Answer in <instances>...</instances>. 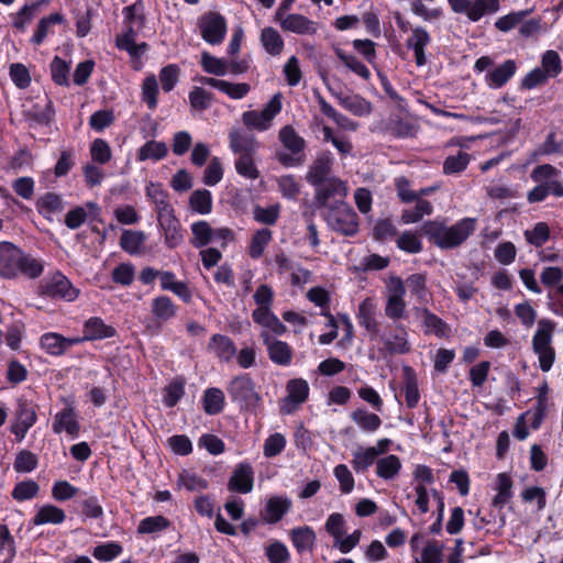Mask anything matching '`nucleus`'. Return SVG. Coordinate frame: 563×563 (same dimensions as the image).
Masks as SVG:
<instances>
[{
  "label": "nucleus",
  "instance_id": "obj_10",
  "mask_svg": "<svg viewBox=\"0 0 563 563\" xmlns=\"http://www.w3.org/2000/svg\"><path fill=\"white\" fill-rule=\"evenodd\" d=\"M201 37L211 45H219L227 34V21L218 12H208L199 19Z\"/></svg>",
  "mask_w": 563,
  "mask_h": 563
},
{
  "label": "nucleus",
  "instance_id": "obj_60",
  "mask_svg": "<svg viewBox=\"0 0 563 563\" xmlns=\"http://www.w3.org/2000/svg\"><path fill=\"white\" fill-rule=\"evenodd\" d=\"M224 407V394L219 388H208L203 396V409L208 415H217Z\"/></svg>",
  "mask_w": 563,
  "mask_h": 563
},
{
  "label": "nucleus",
  "instance_id": "obj_11",
  "mask_svg": "<svg viewBox=\"0 0 563 563\" xmlns=\"http://www.w3.org/2000/svg\"><path fill=\"white\" fill-rule=\"evenodd\" d=\"M36 420V406L27 399H19L14 412V421L11 424V432L16 437L18 441H22Z\"/></svg>",
  "mask_w": 563,
  "mask_h": 563
},
{
  "label": "nucleus",
  "instance_id": "obj_43",
  "mask_svg": "<svg viewBox=\"0 0 563 563\" xmlns=\"http://www.w3.org/2000/svg\"><path fill=\"white\" fill-rule=\"evenodd\" d=\"M320 110L323 114L334 121V123L345 131H355L358 126L357 122L349 119L339 111H336L323 97L318 98Z\"/></svg>",
  "mask_w": 563,
  "mask_h": 563
},
{
  "label": "nucleus",
  "instance_id": "obj_7",
  "mask_svg": "<svg viewBox=\"0 0 563 563\" xmlns=\"http://www.w3.org/2000/svg\"><path fill=\"white\" fill-rule=\"evenodd\" d=\"M406 288L404 280L398 276L389 277L386 284L385 314L396 321L406 318Z\"/></svg>",
  "mask_w": 563,
  "mask_h": 563
},
{
  "label": "nucleus",
  "instance_id": "obj_59",
  "mask_svg": "<svg viewBox=\"0 0 563 563\" xmlns=\"http://www.w3.org/2000/svg\"><path fill=\"white\" fill-rule=\"evenodd\" d=\"M44 272V261L23 253L22 264H20L19 276L23 275L27 278L35 279Z\"/></svg>",
  "mask_w": 563,
  "mask_h": 563
},
{
  "label": "nucleus",
  "instance_id": "obj_50",
  "mask_svg": "<svg viewBox=\"0 0 563 563\" xmlns=\"http://www.w3.org/2000/svg\"><path fill=\"white\" fill-rule=\"evenodd\" d=\"M152 313L159 321H168L177 313V307L167 296H158L153 299Z\"/></svg>",
  "mask_w": 563,
  "mask_h": 563
},
{
  "label": "nucleus",
  "instance_id": "obj_4",
  "mask_svg": "<svg viewBox=\"0 0 563 563\" xmlns=\"http://www.w3.org/2000/svg\"><path fill=\"white\" fill-rule=\"evenodd\" d=\"M283 96L275 93L261 111L250 110L242 114V121L245 126L260 132L267 131L274 118L282 111Z\"/></svg>",
  "mask_w": 563,
  "mask_h": 563
},
{
  "label": "nucleus",
  "instance_id": "obj_53",
  "mask_svg": "<svg viewBox=\"0 0 563 563\" xmlns=\"http://www.w3.org/2000/svg\"><path fill=\"white\" fill-rule=\"evenodd\" d=\"M142 100L146 103L151 110L156 109L158 103V81L154 74L147 75L142 82Z\"/></svg>",
  "mask_w": 563,
  "mask_h": 563
},
{
  "label": "nucleus",
  "instance_id": "obj_37",
  "mask_svg": "<svg viewBox=\"0 0 563 563\" xmlns=\"http://www.w3.org/2000/svg\"><path fill=\"white\" fill-rule=\"evenodd\" d=\"M65 511L54 505L47 504L38 508L36 515L33 517L32 522L34 526L42 525H60L65 521Z\"/></svg>",
  "mask_w": 563,
  "mask_h": 563
},
{
  "label": "nucleus",
  "instance_id": "obj_28",
  "mask_svg": "<svg viewBox=\"0 0 563 563\" xmlns=\"http://www.w3.org/2000/svg\"><path fill=\"white\" fill-rule=\"evenodd\" d=\"M401 468V460L395 454H388L376 461L375 474L384 481H394L399 476Z\"/></svg>",
  "mask_w": 563,
  "mask_h": 563
},
{
  "label": "nucleus",
  "instance_id": "obj_39",
  "mask_svg": "<svg viewBox=\"0 0 563 563\" xmlns=\"http://www.w3.org/2000/svg\"><path fill=\"white\" fill-rule=\"evenodd\" d=\"M351 419L366 433L376 432L382 426V419L366 409L358 408L351 413Z\"/></svg>",
  "mask_w": 563,
  "mask_h": 563
},
{
  "label": "nucleus",
  "instance_id": "obj_56",
  "mask_svg": "<svg viewBox=\"0 0 563 563\" xmlns=\"http://www.w3.org/2000/svg\"><path fill=\"white\" fill-rule=\"evenodd\" d=\"M123 551L122 545L117 541H109L96 545L92 550V556L100 562H111Z\"/></svg>",
  "mask_w": 563,
  "mask_h": 563
},
{
  "label": "nucleus",
  "instance_id": "obj_8",
  "mask_svg": "<svg viewBox=\"0 0 563 563\" xmlns=\"http://www.w3.org/2000/svg\"><path fill=\"white\" fill-rule=\"evenodd\" d=\"M328 225L344 235H354L358 231L357 214L344 202L331 208L325 217Z\"/></svg>",
  "mask_w": 563,
  "mask_h": 563
},
{
  "label": "nucleus",
  "instance_id": "obj_9",
  "mask_svg": "<svg viewBox=\"0 0 563 563\" xmlns=\"http://www.w3.org/2000/svg\"><path fill=\"white\" fill-rule=\"evenodd\" d=\"M228 393L232 401L245 409L254 408L260 401L254 383L247 374L234 377L228 386Z\"/></svg>",
  "mask_w": 563,
  "mask_h": 563
},
{
  "label": "nucleus",
  "instance_id": "obj_45",
  "mask_svg": "<svg viewBox=\"0 0 563 563\" xmlns=\"http://www.w3.org/2000/svg\"><path fill=\"white\" fill-rule=\"evenodd\" d=\"M415 208L405 209L401 213L400 220L404 224H411L419 222L423 217L430 216L433 212V207L430 201L424 199H415Z\"/></svg>",
  "mask_w": 563,
  "mask_h": 563
},
{
  "label": "nucleus",
  "instance_id": "obj_22",
  "mask_svg": "<svg viewBox=\"0 0 563 563\" xmlns=\"http://www.w3.org/2000/svg\"><path fill=\"white\" fill-rule=\"evenodd\" d=\"M517 70V64L512 59H507L503 64L492 68L485 75V82L492 89L501 88Z\"/></svg>",
  "mask_w": 563,
  "mask_h": 563
},
{
  "label": "nucleus",
  "instance_id": "obj_55",
  "mask_svg": "<svg viewBox=\"0 0 563 563\" xmlns=\"http://www.w3.org/2000/svg\"><path fill=\"white\" fill-rule=\"evenodd\" d=\"M201 66L206 73L214 76H225L229 73V63L208 52L201 53Z\"/></svg>",
  "mask_w": 563,
  "mask_h": 563
},
{
  "label": "nucleus",
  "instance_id": "obj_63",
  "mask_svg": "<svg viewBox=\"0 0 563 563\" xmlns=\"http://www.w3.org/2000/svg\"><path fill=\"white\" fill-rule=\"evenodd\" d=\"M385 346L391 353L405 354L409 352L410 345L405 329H398L394 334L385 339Z\"/></svg>",
  "mask_w": 563,
  "mask_h": 563
},
{
  "label": "nucleus",
  "instance_id": "obj_30",
  "mask_svg": "<svg viewBox=\"0 0 563 563\" xmlns=\"http://www.w3.org/2000/svg\"><path fill=\"white\" fill-rule=\"evenodd\" d=\"M377 306L372 298H365L358 306L357 319L362 327L371 334H377L379 330L376 320Z\"/></svg>",
  "mask_w": 563,
  "mask_h": 563
},
{
  "label": "nucleus",
  "instance_id": "obj_19",
  "mask_svg": "<svg viewBox=\"0 0 563 563\" xmlns=\"http://www.w3.org/2000/svg\"><path fill=\"white\" fill-rule=\"evenodd\" d=\"M261 338L267 347L269 358L275 364L283 366L290 364L292 351L286 342L275 340L267 331H262Z\"/></svg>",
  "mask_w": 563,
  "mask_h": 563
},
{
  "label": "nucleus",
  "instance_id": "obj_14",
  "mask_svg": "<svg viewBox=\"0 0 563 563\" xmlns=\"http://www.w3.org/2000/svg\"><path fill=\"white\" fill-rule=\"evenodd\" d=\"M158 227L162 231L164 243L168 249L179 246L184 241L181 224L175 216L174 209L157 214Z\"/></svg>",
  "mask_w": 563,
  "mask_h": 563
},
{
  "label": "nucleus",
  "instance_id": "obj_27",
  "mask_svg": "<svg viewBox=\"0 0 563 563\" xmlns=\"http://www.w3.org/2000/svg\"><path fill=\"white\" fill-rule=\"evenodd\" d=\"M417 314L422 320V325L427 334H434L439 338H446L450 334L449 325L437 314L427 308H418Z\"/></svg>",
  "mask_w": 563,
  "mask_h": 563
},
{
  "label": "nucleus",
  "instance_id": "obj_44",
  "mask_svg": "<svg viewBox=\"0 0 563 563\" xmlns=\"http://www.w3.org/2000/svg\"><path fill=\"white\" fill-rule=\"evenodd\" d=\"M168 147L166 143L161 141L151 140L143 144L137 151V159L144 162L147 159L161 161L166 157Z\"/></svg>",
  "mask_w": 563,
  "mask_h": 563
},
{
  "label": "nucleus",
  "instance_id": "obj_41",
  "mask_svg": "<svg viewBox=\"0 0 563 563\" xmlns=\"http://www.w3.org/2000/svg\"><path fill=\"white\" fill-rule=\"evenodd\" d=\"M146 241V235L142 231L124 230L120 238V246L131 255L140 254Z\"/></svg>",
  "mask_w": 563,
  "mask_h": 563
},
{
  "label": "nucleus",
  "instance_id": "obj_46",
  "mask_svg": "<svg viewBox=\"0 0 563 563\" xmlns=\"http://www.w3.org/2000/svg\"><path fill=\"white\" fill-rule=\"evenodd\" d=\"M497 494L493 499V505L497 508H503L512 497V481L506 473H500L496 478Z\"/></svg>",
  "mask_w": 563,
  "mask_h": 563
},
{
  "label": "nucleus",
  "instance_id": "obj_34",
  "mask_svg": "<svg viewBox=\"0 0 563 563\" xmlns=\"http://www.w3.org/2000/svg\"><path fill=\"white\" fill-rule=\"evenodd\" d=\"M208 350L223 362H229L236 354L233 341L222 334H213L208 344Z\"/></svg>",
  "mask_w": 563,
  "mask_h": 563
},
{
  "label": "nucleus",
  "instance_id": "obj_24",
  "mask_svg": "<svg viewBox=\"0 0 563 563\" xmlns=\"http://www.w3.org/2000/svg\"><path fill=\"white\" fill-rule=\"evenodd\" d=\"M431 37L429 33L420 26L413 27L411 34L406 41V46L415 53L416 64L423 66L427 62L424 48L430 44Z\"/></svg>",
  "mask_w": 563,
  "mask_h": 563
},
{
  "label": "nucleus",
  "instance_id": "obj_12",
  "mask_svg": "<svg viewBox=\"0 0 563 563\" xmlns=\"http://www.w3.org/2000/svg\"><path fill=\"white\" fill-rule=\"evenodd\" d=\"M274 21L286 32L299 35H312L318 31V23L299 13L275 12Z\"/></svg>",
  "mask_w": 563,
  "mask_h": 563
},
{
  "label": "nucleus",
  "instance_id": "obj_5",
  "mask_svg": "<svg viewBox=\"0 0 563 563\" xmlns=\"http://www.w3.org/2000/svg\"><path fill=\"white\" fill-rule=\"evenodd\" d=\"M455 13L464 14L472 22L499 11L503 0H448Z\"/></svg>",
  "mask_w": 563,
  "mask_h": 563
},
{
  "label": "nucleus",
  "instance_id": "obj_42",
  "mask_svg": "<svg viewBox=\"0 0 563 563\" xmlns=\"http://www.w3.org/2000/svg\"><path fill=\"white\" fill-rule=\"evenodd\" d=\"M261 43L266 53L273 56H278L284 49V40L272 26L264 27L261 33Z\"/></svg>",
  "mask_w": 563,
  "mask_h": 563
},
{
  "label": "nucleus",
  "instance_id": "obj_40",
  "mask_svg": "<svg viewBox=\"0 0 563 563\" xmlns=\"http://www.w3.org/2000/svg\"><path fill=\"white\" fill-rule=\"evenodd\" d=\"M147 198L155 205L157 214L174 209L168 201V194L161 184L148 183L145 188Z\"/></svg>",
  "mask_w": 563,
  "mask_h": 563
},
{
  "label": "nucleus",
  "instance_id": "obj_33",
  "mask_svg": "<svg viewBox=\"0 0 563 563\" xmlns=\"http://www.w3.org/2000/svg\"><path fill=\"white\" fill-rule=\"evenodd\" d=\"M290 506L291 501L288 498L274 496L267 500L262 517L267 523H276L289 510Z\"/></svg>",
  "mask_w": 563,
  "mask_h": 563
},
{
  "label": "nucleus",
  "instance_id": "obj_6",
  "mask_svg": "<svg viewBox=\"0 0 563 563\" xmlns=\"http://www.w3.org/2000/svg\"><path fill=\"white\" fill-rule=\"evenodd\" d=\"M41 292L51 298L71 302L78 298L80 290L64 274L57 271L48 274L41 282Z\"/></svg>",
  "mask_w": 563,
  "mask_h": 563
},
{
  "label": "nucleus",
  "instance_id": "obj_23",
  "mask_svg": "<svg viewBox=\"0 0 563 563\" xmlns=\"http://www.w3.org/2000/svg\"><path fill=\"white\" fill-rule=\"evenodd\" d=\"M254 473L250 464L241 463L233 471L229 479L228 488L241 494H247L253 489Z\"/></svg>",
  "mask_w": 563,
  "mask_h": 563
},
{
  "label": "nucleus",
  "instance_id": "obj_20",
  "mask_svg": "<svg viewBox=\"0 0 563 563\" xmlns=\"http://www.w3.org/2000/svg\"><path fill=\"white\" fill-rule=\"evenodd\" d=\"M200 82L218 89L233 100H241L251 91V86L247 82H231L213 77H201Z\"/></svg>",
  "mask_w": 563,
  "mask_h": 563
},
{
  "label": "nucleus",
  "instance_id": "obj_51",
  "mask_svg": "<svg viewBox=\"0 0 563 563\" xmlns=\"http://www.w3.org/2000/svg\"><path fill=\"white\" fill-rule=\"evenodd\" d=\"M189 206L196 213L206 216L212 211V195L207 189H197L189 197Z\"/></svg>",
  "mask_w": 563,
  "mask_h": 563
},
{
  "label": "nucleus",
  "instance_id": "obj_2",
  "mask_svg": "<svg viewBox=\"0 0 563 563\" xmlns=\"http://www.w3.org/2000/svg\"><path fill=\"white\" fill-rule=\"evenodd\" d=\"M554 331L555 323L552 320L540 319L537 324V330L532 335V351L538 357L539 367L542 372H549L556 358V353L553 347Z\"/></svg>",
  "mask_w": 563,
  "mask_h": 563
},
{
  "label": "nucleus",
  "instance_id": "obj_38",
  "mask_svg": "<svg viewBox=\"0 0 563 563\" xmlns=\"http://www.w3.org/2000/svg\"><path fill=\"white\" fill-rule=\"evenodd\" d=\"M378 456L376 452L371 446H357L352 452V461L351 465L356 473L366 472L372 465H376V461Z\"/></svg>",
  "mask_w": 563,
  "mask_h": 563
},
{
  "label": "nucleus",
  "instance_id": "obj_48",
  "mask_svg": "<svg viewBox=\"0 0 563 563\" xmlns=\"http://www.w3.org/2000/svg\"><path fill=\"white\" fill-rule=\"evenodd\" d=\"M190 229L192 233L191 244L196 249H201L208 245L209 243L213 242L214 229H212L207 221H196L191 224Z\"/></svg>",
  "mask_w": 563,
  "mask_h": 563
},
{
  "label": "nucleus",
  "instance_id": "obj_64",
  "mask_svg": "<svg viewBox=\"0 0 563 563\" xmlns=\"http://www.w3.org/2000/svg\"><path fill=\"white\" fill-rule=\"evenodd\" d=\"M443 543L439 541H429L421 552V558L418 563H442L443 559Z\"/></svg>",
  "mask_w": 563,
  "mask_h": 563
},
{
  "label": "nucleus",
  "instance_id": "obj_16",
  "mask_svg": "<svg viewBox=\"0 0 563 563\" xmlns=\"http://www.w3.org/2000/svg\"><path fill=\"white\" fill-rule=\"evenodd\" d=\"M346 196L347 187L336 177H330L316 187V200L320 207H328L330 199L343 202Z\"/></svg>",
  "mask_w": 563,
  "mask_h": 563
},
{
  "label": "nucleus",
  "instance_id": "obj_47",
  "mask_svg": "<svg viewBox=\"0 0 563 563\" xmlns=\"http://www.w3.org/2000/svg\"><path fill=\"white\" fill-rule=\"evenodd\" d=\"M402 372L406 404L409 408H415L420 399L417 376L413 369L409 366H405Z\"/></svg>",
  "mask_w": 563,
  "mask_h": 563
},
{
  "label": "nucleus",
  "instance_id": "obj_17",
  "mask_svg": "<svg viewBox=\"0 0 563 563\" xmlns=\"http://www.w3.org/2000/svg\"><path fill=\"white\" fill-rule=\"evenodd\" d=\"M84 342V339L66 338L56 332H46L40 338V346L52 356L63 355L70 346Z\"/></svg>",
  "mask_w": 563,
  "mask_h": 563
},
{
  "label": "nucleus",
  "instance_id": "obj_26",
  "mask_svg": "<svg viewBox=\"0 0 563 563\" xmlns=\"http://www.w3.org/2000/svg\"><path fill=\"white\" fill-rule=\"evenodd\" d=\"M115 335V329L99 317L89 318L84 324V341L102 340Z\"/></svg>",
  "mask_w": 563,
  "mask_h": 563
},
{
  "label": "nucleus",
  "instance_id": "obj_18",
  "mask_svg": "<svg viewBox=\"0 0 563 563\" xmlns=\"http://www.w3.org/2000/svg\"><path fill=\"white\" fill-rule=\"evenodd\" d=\"M52 429L56 434L65 432L71 439L77 438L79 435L80 426L75 409L68 406L58 411L53 419Z\"/></svg>",
  "mask_w": 563,
  "mask_h": 563
},
{
  "label": "nucleus",
  "instance_id": "obj_31",
  "mask_svg": "<svg viewBox=\"0 0 563 563\" xmlns=\"http://www.w3.org/2000/svg\"><path fill=\"white\" fill-rule=\"evenodd\" d=\"M332 158L329 154H321L317 157L313 164L310 166L306 179L307 181L317 187L325 179H328L331 172Z\"/></svg>",
  "mask_w": 563,
  "mask_h": 563
},
{
  "label": "nucleus",
  "instance_id": "obj_54",
  "mask_svg": "<svg viewBox=\"0 0 563 563\" xmlns=\"http://www.w3.org/2000/svg\"><path fill=\"white\" fill-rule=\"evenodd\" d=\"M271 241H272V231L271 230H268V229L257 230L251 239V243H250V247H249V255L254 260L260 258L263 255L266 246L269 244Z\"/></svg>",
  "mask_w": 563,
  "mask_h": 563
},
{
  "label": "nucleus",
  "instance_id": "obj_58",
  "mask_svg": "<svg viewBox=\"0 0 563 563\" xmlns=\"http://www.w3.org/2000/svg\"><path fill=\"white\" fill-rule=\"evenodd\" d=\"M253 155L254 154H242L234 163L236 173L250 180H255L260 177V170L255 165Z\"/></svg>",
  "mask_w": 563,
  "mask_h": 563
},
{
  "label": "nucleus",
  "instance_id": "obj_15",
  "mask_svg": "<svg viewBox=\"0 0 563 563\" xmlns=\"http://www.w3.org/2000/svg\"><path fill=\"white\" fill-rule=\"evenodd\" d=\"M23 251L10 242L0 243V275L4 278L19 276Z\"/></svg>",
  "mask_w": 563,
  "mask_h": 563
},
{
  "label": "nucleus",
  "instance_id": "obj_35",
  "mask_svg": "<svg viewBox=\"0 0 563 563\" xmlns=\"http://www.w3.org/2000/svg\"><path fill=\"white\" fill-rule=\"evenodd\" d=\"M290 540L299 553L312 551L317 537L313 529L302 526L290 530Z\"/></svg>",
  "mask_w": 563,
  "mask_h": 563
},
{
  "label": "nucleus",
  "instance_id": "obj_13",
  "mask_svg": "<svg viewBox=\"0 0 563 563\" xmlns=\"http://www.w3.org/2000/svg\"><path fill=\"white\" fill-rule=\"evenodd\" d=\"M287 396L280 401V412L294 413L309 396V385L302 378L290 379L286 386Z\"/></svg>",
  "mask_w": 563,
  "mask_h": 563
},
{
  "label": "nucleus",
  "instance_id": "obj_32",
  "mask_svg": "<svg viewBox=\"0 0 563 563\" xmlns=\"http://www.w3.org/2000/svg\"><path fill=\"white\" fill-rule=\"evenodd\" d=\"M253 321L273 335H283L287 328L282 323L272 310H254L252 312Z\"/></svg>",
  "mask_w": 563,
  "mask_h": 563
},
{
  "label": "nucleus",
  "instance_id": "obj_49",
  "mask_svg": "<svg viewBox=\"0 0 563 563\" xmlns=\"http://www.w3.org/2000/svg\"><path fill=\"white\" fill-rule=\"evenodd\" d=\"M279 141L286 150L297 155L302 153L306 142L290 125L284 126L279 131Z\"/></svg>",
  "mask_w": 563,
  "mask_h": 563
},
{
  "label": "nucleus",
  "instance_id": "obj_29",
  "mask_svg": "<svg viewBox=\"0 0 563 563\" xmlns=\"http://www.w3.org/2000/svg\"><path fill=\"white\" fill-rule=\"evenodd\" d=\"M335 98L341 107L357 117H366L372 112V104L360 95L335 93Z\"/></svg>",
  "mask_w": 563,
  "mask_h": 563
},
{
  "label": "nucleus",
  "instance_id": "obj_52",
  "mask_svg": "<svg viewBox=\"0 0 563 563\" xmlns=\"http://www.w3.org/2000/svg\"><path fill=\"white\" fill-rule=\"evenodd\" d=\"M278 191L288 200H297L301 191V185L294 175H283L276 178Z\"/></svg>",
  "mask_w": 563,
  "mask_h": 563
},
{
  "label": "nucleus",
  "instance_id": "obj_36",
  "mask_svg": "<svg viewBox=\"0 0 563 563\" xmlns=\"http://www.w3.org/2000/svg\"><path fill=\"white\" fill-rule=\"evenodd\" d=\"M406 290L408 289L410 296L418 302L426 303L429 301L431 295L427 287V277L423 274H411L404 280Z\"/></svg>",
  "mask_w": 563,
  "mask_h": 563
},
{
  "label": "nucleus",
  "instance_id": "obj_57",
  "mask_svg": "<svg viewBox=\"0 0 563 563\" xmlns=\"http://www.w3.org/2000/svg\"><path fill=\"white\" fill-rule=\"evenodd\" d=\"M471 162V156L464 151H459L455 155L448 156L443 162V173L445 175L460 174L466 169Z\"/></svg>",
  "mask_w": 563,
  "mask_h": 563
},
{
  "label": "nucleus",
  "instance_id": "obj_21",
  "mask_svg": "<svg viewBox=\"0 0 563 563\" xmlns=\"http://www.w3.org/2000/svg\"><path fill=\"white\" fill-rule=\"evenodd\" d=\"M136 25L124 24V31L115 38V45L119 49L126 51L132 58H139L147 51V44L142 42L135 43Z\"/></svg>",
  "mask_w": 563,
  "mask_h": 563
},
{
  "label": "nucleus",
  "instance_id": "obj_1",
  "mask_svg": "<svg viewBox=\"0 0 563 563\" xmlns=\"http://www.w3.org/2000/svg\"><path fill=\"white\" fill-rule=\"evenodd\" d=\"M475 227L474 218H463L453 225L433 220L423 223L422 232L440 249H453L461 245L475 231Z\"/></svg>",
  "mask_w": 563,
  "mask_h": 563
},
{
  "label": "nucleus",
  "instance_id": "obj_62",
  "mask_svg": "<svg viewBox=\"0 0 563 563\" xmlns=\"http://www.w3.org/2000/svg\"><path fill=\"white\" fill-rule=\"evenodd\" d=\"M170 522L164 516H153L142 519L137 526L140 534H151L164 531L169 527Z\"/></svg>",
  "mask_w": 563,
  "mask_h": 563
},
{
  "label": "nucleus",
  "instance_id": "obj_3",
  "mask_svg": "<svg viewBox=\"0 0 563 563\" xmlns=\"http://www.w3.org/2000/svg\"><path fill=\"white\" fill-rule=\"evenodd\" d=\"M347 520L340 512H332L324 522L325 532L332 538L333 547L342 554L350 553L356 548L362 539V530L355 529L353 532H346Z\"/></svg>",
  "mask_w": 563,
  "mask_h": 563
},
{
  "label": "nucleus",
  "instance_id": "obj_61",
  "mask_svg": "<svg viewBox=\"0 0 563 563\" xmlns=\"http://www.w3.org/2000/svg\"><path fill=\"white\" fill-rule=\"evenodd\" d=\"M64 208L63 199L54 192H47L37 201V210L41 214L48 218L51 214L62 211Z\"/></svg>",
  "mask_w": 563,
  "mask_h": 563
},
{
  "label": "nucleus",
  "instance_id": "obj_25",
  "mask_svg": "<svg viewBox=\"0 0 563 563\" xmlns=\"http://www.w3.org/2000/svg\"><path fill=\"white\" fill-rule=\"evenodd\" d=\"M230 148L235 154H254L257 150L256 139L241 130L232 129L229 133Z\"/></svg>",
  "mask_w": 563,
  "mask_h": 563
}]
</instances>
